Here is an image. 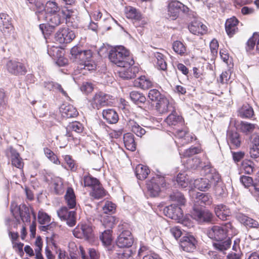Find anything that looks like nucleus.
<instances>
[{
	"instance_id": "f257e3e1",
	"label": "nucleus",
	"mask_w": 259,
	"mask_h": 259,
	"mask_svg": "<svg viewBox=\"0 0 259 259\" xmlns=\"http://www.w3.org/2000/svg\"><path fill=\"white\" fill-rule=\"evenodd\" d=\"M148 97L150 103L154 104V108L160 114L167 112L168 110L169 101L166 96L157 89L149 91Z\"/></svg>"
},
{
	"instance_id": "f03ea898",
	"label": "nucleus",
	"mask_w": 259,
	"mask_h": 259,
	"mask_svg": "<svg viewBox=\"0 0 259 259\" xmlns=\"http://www.w3.org/2000/svg\"><path fill=\"white\" fill-rule=\"evenodd\" d=\"M130 50H110L108 58L113 63L118 66H123L126 64H134L135 61L130 56Z\"/></svg>"
},
{
	"instance_id": "7ed1b4c3",
	"label": "nucleus",
	"mask_w": 259,
	"mask_h": 259,
	"mask_svg": "<svg viewBox=\"0 0 259 259\" xmlns=\"http://www.w3.org/2000/svg\"><path fill=\"white\" fill-rule=\"evenodd\" d=\"M191 217L199 225L212 224L215 221L214 215L209 210L195 205L192 208Z\"/></svg>"
},
{
	"instance_id": "20e7f679",
	"label": "nucleus",
	"mask_w": 259,
	"mask_h": 259,
	"mask_svg": "<svg viewBox=\"0 0 259 259\" xmlns=\"http://www.w3.org/2000/svg\"><path fill=\"white\" fill-rule=\"evenodd\" d=\"M232 227V225L230 222L223 223L221 226L214 225L210 229L207 230V235L211 240H223L227 237L229 231Z\"/></svg>"
},
{
	"instance_id": "39448f33",
	"label": "nucleus",
	"mask_w": 259,
	"mask_h": 259,
	"mask_svg": "<svg viewBox=\"0 0 259 259\" xmlns=\"http://www.w3.org/2000/svg\"><path fill=\"white\" fill-rule=\"evenodd\" d=\"M166 187L165 177L161 174H157L146 182V187L149 195L155 197L159 195L161 187Z\"/></svg>"
},
{
	"instance_id": "423d86ee",
	"label": "nucleus",
	"mask_w": 259,
	"mask_h": 259,
	"mask_svg": "<svg viewBox=\"0 0 259 259\" xmlns=\"http://www.w3.org/2000/svg\"><path fill=\"white\" fill-rule=\"evenodd\" d=\"M35 13L39 21H46L52 27L60 25L67 17L63 10L49 15H45L43 12H36Z\"/></svg>"
},
{
	"instance_id": "0eeeda50",
	"label": "nucleus",
	"mask_w": 259,
	"mask_h": 259,
	"mask_svg": "<svg viewBox=\"0 0 259 259\" xmlns=\"http://www.w3.org/2000/svg\"><path fill=\"white\" fill-rule=\"evenodd\" d=\"M181 12L187 13L189 12V8L179 1H172L167 6L166 17L170 20H175L179 17Z\"/></svg>"
},
{
	"instance_id": "6e6552de",
	"label": "nucleus",
	"mask_w": 259,
	"mask_h": 259,
	"mask_svg": "<svg viewBox=\"0 0 259 259\" xmlns=\"http://www.w3.org/2000/svg\"><path fill=\"white\" fill-rule=\"evenodd\" d=\"M130 98L133 103L146 111L151 110L154 108V104L147 101L145 96L142 93L136 91H132L130 93Z\"/></svg>"
},
{
	"instance_id": "1a4fd4ad",
	"label": "nucleus",
	"mask_w": 259,
	"mask_h": 259,
	"mask_svg": "<svg viewBox=\"0 0 259 259\" xmlns=\"http://www.w3.org/2000/svg\"><path fill=\"white\" fill-rule=\"evenodd\" d=\"M92 57V50H70V60L79 65L88 61Z\"/></svg>"
},
{
	"instance_id": "9d476101",
	"label": "nucleus",
	"mask_w": 259,
	"mask_h": 259,
	"mask_svg": "<svg viewBox=\"0 0 259 259\" xmlns=\"http://www.w3.org/2000/svg\"><path fill=\"white\" fill-rule=\"evenodd\" d=\"M75 37L74 32L66 27L60 28L56 33V41L61 44H67L71 42Z\"/></svg>"
},
{
	"instance_id": "9b49d317",
	"label": "nucleus",
	"mask_w": 259,
	"mask_h": 259,
	"mask_svg": "<svg viewBox=\"0 0 259 259\" xmlns=\"http://www.w3.org/2000/svg\"><path fill=\"white\" fill-rule=\"evenodd\" d=\"M197 244V241L195 237L188 233L182 236L179 241L180 247L188 252H193L196 249Z\"/></svg>"
},
{
	"instance_id": "f8f14e48",
	"label": "nucleus",
	"mask_w": 259,
	"mask_h": 259,
	"mask_svg": "<svg viewBox=\"0 0 259 259\" xmlns=\"http://www.w3.org/2000/svg\"><path fill=\"white\" fill-rule=\"evenodd\" d=\"M134 242V238L130 231L123 230L117 237L115 243L119 248H130Z\"/></svg>"
},
{
	"instance_id": "ddd939ff",
	"label": "nucleus",
	"mask_w": 259,
	"mask_h": 259,
	"mask_svg": "<svg viewBox=\"0 0 259 259\" xmlns=\"http://www.w3.org/2000/svg\"><path fill=\"white\" fill-rule=\"evenodd\" d=\"M6 68L10 73L16 76L24 75L27 72L24 64L16 60H9L6 64Z\"/></svg>"
},
{
	"instance_id": "4468645a",
	"label": "nucleus",
	"mask_w": 259,
	"mask_h": 259,
	"mask_svg": "<svg viewBox=\"0 0 259 259\" xmlns=\"http://www.w3.org/2000/svg\"><path fill=\"white\" fill-rule=\"evenodd\" d=\"M47 54L51 57L58 67H64L68 63V59L64 57L65 50H47Z\"/></svg>"
},
{
	"instance_id": "2eb2a0df",
	"label": "nucleus",
	"mask_w": 259,
	"mask_h": 259,
	"mask_svg": "<svg viewBox=\"0 0 259 259\" xmlns=\"http://www.w3.org/2000/svg\"><path fill=\"white\" fill-rule=\"evenodd\" d=\"M182 206H179L175 203H172L164 207L163 212L164 214L169 218L176 221L179 220L183 216Z\"/></svg>"
},
{
	"instance_id": "dca6fc26",
	"label": "nucleus",
	"mask_w": 259,
	"mask_h": 259,
	"mask_svg": "<svg viewBox=\"0 0 259 259\" xmlns=\"http://www.w3.org/2000/svg\"><path fill=\"white\" fill-rule=\"evenodd\" d=\"M209 178L214 183V191L215 195L219 197H224L226 196V188L224 184L220 182L221 177L218 172L212 174Z\"/></svg>"
},
{
	"instance_id": "f3484780",
	"label": "nucleus",
	"mask_w": 259,
	"mask_h": 259,
	"mask_svg": "<svg viewBox=\"0 0 259 259\" xmlns=\"http://www.w3.org/2000/svg\"><path fill=\"white\" fill-rule=\"evenodd\" d=\"M240 181L245 187L253 186L254 189V195L259 197V171L254 180L251 177L242 175L240 177Z\"/></svg>"
},
{
	"instance_id": "a211bd4d",
	"label": "nucleus",
	"mask_w": 259,
	"mask_h": 259,
	"mask_svg": "<svg viewBox=\"0 0 259 259\" xmlns=\"http://www.w3.org/2000/svg\"><path fill=\"white\" fill-rule=\"evenodd\" d=\"M112 99V96L102 92L97 93L93 99L94 104L98 109L101 107L108 106L111 102L110 100Z\"/></svg>"
},
{
	"instance_id": "6ab92c4d",
	"label": "nucleus",
	"mask_w": 259,
	"mask_h": 259,
	"mask_svg": "<svg viewBox=\"0 0 259 259\" xmlns=\"http://www.w3.org/2000/svg\"><path fill=\"white\" fill-rule=\"evenodd\" d=\"M13 26L10 16L4 13L0 14V31L5 36H8L13 31Z\"/></svg>"
},
{
	"instance_id": "aec40b11",
	"label": "nucleus",
	"mask_w": 259,
	"mask_h": 259,
	"mask_svg": "<svg viewBox=\"0 0 259 259\" xmlns=\"http://www.w3.org/2000/svg\"><path fill=\"white\" fill-rule=\"evenodd\" d=\"M133 65L134 64H129L128 65L125 63L123 66H120L122 69L119 71V77L124 80L135 78L136 76V73L138 72V68Z\"/></svg>"
},
{
	"instance_id": "412c9836",
	"label": "nucleus",
	"mask_w": 259,
	"mask_h": 259,
	"mask_svg": "<svg viewBox=\"0 0 259 259\" xmlns=\"http://www.w3.org/2000/svg\"><path fill=\"white\" fill-rule=\"evenodd\" d=\"M60 7L54 0L48 1L42 9L38 8L36 12H43L45 15H49L61 11Z\"/></svg>"
},
{
	"instance_id": "4be33fe9",
	"label": "nucleus",
	"mask_w": 259,
	"mask_h": 259,
	"mask_svg": "<svg viewBox=\"0 0 259 259\" xmlns=\"http://www.w3.org/2000/svg\"><path fill=\"white\" fill-rule=\"evenodd\" d=\"M237 116L243 119H250L254 116L253 108L249 104H243L237 111Z\"/></svg>"
},
{
	"instance_id": "5701e85b",
	"label": "nucleus",
	"mask_w": 259,
	"mask_h": 259,
	"mask_svg": "<svg viewBox=\"0 0 259 259\" xmlns=\"http://www.w3.org/2000/svg\"><path fill=\"white\" fill-rule=\"evenodd\" d=\"M190 32L195 35H203L207 32V27L202 22L194 20L188 26Z\"/></svg>"
},
{
	"instance_id": "b1692460",
	"label": "nucleus",
	"mask_w": 259,
	"mask_h": 259,
	"mask_svg": "<svg viewBox=\"0 0 259 259\" xmlns=\"http://www.w3.org/2000/svg\"><path fill=\"white\" fill-rule=\"evenodd\" d=\"M238 23L239 21L234 17L227 20L225 23V29L230 37L233 36L238 31Z\"/></svg>"
},
{
	"instance_id": "393cba45",
	"label": "nucleus",
	"mask_w": 259,
	"mask_h": 259,
	"mask_svg": "<svg viewBox=\"0 0 259 259\" xmlns=\"http://www.w3.org/2000/svg\"><path fill=\"white\" fill-rule=\"evenodd\" d=\"M214 211L216 216L223 221L228 220L230 216L229 209L226 205L223 204L216 205L214 208Z\"/></svg>"
},
{
	"instance_id": "a878e982",
	"label": "nucleus",
	"mask_w": 259,
	"mask_h": 259,
	"mask_svg": "<svg viewBox=\"0 0 259 259\" xmlns=\"http://www.w3.org/2000/svg\"><path fill=\"white\" fill-rule=\"evenodd\" d=\"M103 118L109 124H114L117 122L119 118L115 109L112 108L104 109L102 111Z\"/></svg>"
},
{
	"instance_id": "bb28decb",
	"label": "nucleus",
	"mask_w": 259,
	"mask_h": 259,
	"mask_svg": "<svg viewBox=\"0 0 259 259\" xmlns=\"http://www.w3.org/2000/svg\"><path fill=\"white\" fill-rule=\"evenodd\" d=\"M123 141L126 149L132 152L136 151L137 144L135 142V136L132 133L124 134L123 136Z\"/></svg>"
},
{
	"instance_id": "cd10ccee",
	"label": "nucleus",
	"mask_w": 259,
	"mask_h": 259,
	"mask_svg": "<svg viewBox=\"0 0 259 259\" xmlns=\"http://www.w3.org/2000/svg\"><path fill=\"white\" fill-rule=\"evenodd\" d=\"M208 179L200 178L196 179L194 182V186L201 191H207L211 187V183Z\"/></svg>"
},
{
	"instance_id": "c85d7f7f",
	"label": "nucleus",
	"mask_w": 259,
	"mask_h": 259,
	"mask_svg": "<svg viewBox=\"0 0 259 259\" xmlns=\"http://www.w3.org/2000/svg\"><path fill=\"white\" fill-rule=\"evenodd\" d=\"M12 164L17 168L21 169L23 167V162L19 153L14 148H10Z\"/></svg>"
},
{
	"instance_id": "c756f323",
	"label": "nucleus",
	"mask_w": 259,
	"mask_h": 259,
	"mask_svg": "<svg viewBox=\"0 0 259 259\" xmlns=\"http://www.w3.org/2000/svg\"><path fill=\"white\" fill-rule=\"evenodd\" d=\"M150 172V170L149 167L141 164H139L136 166L135 171V175L137 179L139 180H145Z\"/></svg>"
},
{
	"instance_id": "7c9ffc66",
	"label": "nucleus",
	"mask_w": 259,
	"mask_h": 259,
	"mask_svg": "<svg viewBox=\"0 0 259 259\" xmlns=\"http://www.w3.org/2000/svg\"><path fill=\"white\" fill-rule=\"evenodd\" d=\"M165 121L169 125H176L178 124H182L184 119L182 116L178 115L175 111H173L165 118Z\"/></svg>"
},
{
	"instance_id": "2f4dec72",
	"label": "nucleus",
	"mask_w": 259,
	"mask_h": 259,
	"mask_svg": "<svg viewBox=\"0 0 259 259\" xmlns=\"http://www.w3.org/2000/svg\"><path fill=\"white\" fill-rule=\"evenodd\" d=\"M112 229H106L100 235V240L106 247H110L112 242Z\"/></svg>"
},
{
	"instance_id": "473e14b6",
	"label": "nucleus",
	"mask_w": 259,
	"mask_h": 259,
	"mask_svg": "<svg viewBox=\"0 0 259 259\" xmlns=\"http://www.w3.org/2000/svg\"><path fill=\"white\" fill-rule=\"evenodd\" d=\"M227 137L228 141L230 144L235 146L236 148H238L241 145V137L239 134L233 131H230L227 132Z\"/></svg>"
},
{
	"instance_id": "72a5a7b5",
	"label": "nucleus",
	"mask_w": 259,
	"mask_h": 259,
	"mask_svg": "<svg viewBox=\"0 0 259 259\" xmlns=\"http://www.w3.org/2000/svg\"><path fill=\"white\" fill-rule=\"evenodd\" d=\"M80 231L82 237L88 241H93L94 238L93 229L91 226L84 224H81Z\"/></svg>"
},
{
	"instance_id": "f704fd0d",
	"label": "nucleus",
	"mask_w": 259,
	"mask_h": 259,
	"mask_svg": "<svg viewBox=\"0 0 259 259\" xmlns=\"http://www.w3.org/2000/svg\"><path fill=\"white\" fill-rule=\"evenodd\" d=\"M238 218L240 222L246 227L252 228H257L259 226V224L256 220L245 214H239Z\"/></svg>"
},
{
	"instance_id": "c9c22d12",
	"label": "nucleus",
	"mask_w": 259,
	"mask_h": 259,
	"mask_svg": "<svg viewBox=\"0 0 259 259\" xmlns=\"http://www.w3.org/2000/svg\"><path fill=\"white\" fill-rule=\"evenodd\" d=\"M216 241V242H213L212 244L213 247L220 251L224 252V253H226L224 251L230 247L232 243V241L230 237L226 240H223Z\"/></svg>"
},
{
	"instance_id": "e433bc0d",
	"label": "nucleus",
	"mask_w": 259,
	"mask_h": 259,
	"mask_svg": "<svg viewBox=\"0 0 259 259\" xmlns=\"http://www.w3.org/2000/svg\"><path fill=\"white\" fill-rule=\"evenodd\" d=\"M60 111L62 113V116L67 118L76 117L78 115L77 109L72 105L61 107Z\"/></svg>"
},
{
	"instance_id": "4c0bfd02",
	"label": "nucleus",
	"mask_w": 259,
	"mask_h": 259,
	"mask_svg": "<svg viewBox=\"0 0 259 259\" xmlns=\"http://www.w3.org/2000/svg\"><path fill=\"white\" fill-rule=\"evenodd\" d=\"M252 146L250 148V157L253 159L259 157V136L256 135L252 141Z\"/></svg>"
},
{
	"instance_id": "58836bf2",
	"label": "nucleus",
	"mask_w": 259,
	"mask_h": 259,
	"mask_svg": "<svg viewBox=\"0 0 259 259\" xmlns=\"http://www.w3.org/2000/svg\"><path fill=\"white\" fill-rule=\"evenodd\" d=\"M118 220L116 217L109 214L103 218L102 223L105 229H112Z\"/></svg>"
},
{
	"instance_id": "ea45409f",
	"label": "nucleus",
	"mask_w": 259,
	"mask_h": 259,
	"mask_svg": "<svg viewBox=\"0 0 259 259\" xmlns=\"http://www.w3.org/2000/svg\"><path fill=\"white\" fill-rule=\"evenodd\" d=\"M90 195L95 199H100L106 195V191L100 183L92 189Z\"/></svg>"
},
{
	"instance_id": "a19ab883",
	"label": "nucleus",
	"mask_w": 259,
	"mask_h": 259,
	"mask_svg": "<svg viewBox=\"0 0 259 259\" xmlns=\"http://www.w3.org/2000/svg\"><path fill=\"white\" fill-rule=\"evenodd\" d=\"M154 57L156 59V68L158 70L165 71L167 69V63L164 59V56L161 53L155 52Z\"/></svg>"
},
{
	"instance_id": "79ce46f5",
	"label": "nucleus",
	"mask_w": 259,
	"mask_h": 259,
	"mask_svg": "<svg viewBox=\"0 0 259 259\" xmlns=\"http://www.w3.org/2000/svg\"><path fill=\"white\" fill-rule=\"evenodd\" d=\"M196 198L201 205H210L212 203V197L209 193L197 192Z\"/></svg>"
},
{
	"instance_id": "37998d69",
	"label": "nucleus",
	"mask_w": 259,
	"mask_h": 259,
	"mask_svg": "<svg viewBox=\"0 0 259 259\" xmlns=\"http://www.w3.org/2000/svg\"><path fill=\"white\" fill-rule=\"evenodd\" d=\"M83 187H91L92 189L97 185L100 184L99 180L90 174L83 176Z\"/></svg>"
},
{
	"instance_id": "c03bdc74",
	"label": "nucleus",
	"mask_w": 259,
	"mask_h": 259,
	"mask_svg": "<svg viewBox=\"0 0 259 259\" xmlns=\"http://www.w3.org/2000/svg\"><path fill=\"white\" fill-rule=\"evenodd\" d=\"M254 166L253 162L250 159H245L241 162V168L244 170V173L247 175H250L253 172Z\"/></svg>"
},
{
	"instance_id": "a18cd8bd",
	"label": "nucleus",
	"mask_w": 259,
	"mask_h": 259,
	"mask_svg": "<svg viewBox=\"0 0 259 259\" xmlns=\"http://www.w3.org/2000/svg\"><path fill=\"white\" fill-rule=\"evenodd\" d=\"M22 207L23 208V209H21L20 207L18 208V211L19 212L20 217L23 222L30 223L31 221V217L29 208L25 204H23Z\"/></svg>"
},
{
	"instance_id": "49530a36",
	"label": "nucleus",
	"mask_w": 259,
	"mask_h": 259,
	"mask_svg": "<svg viewBox=\"0 0 259 259\" xmlns=\"http://www.w3.org/2000/svg\"><path fill=\"white\" fill-rule=\"evenodd\" d=\"M255 125V124L241 121L240 123L239 128L241 132L247 135L251 133L254 131Z\"/></svg>"
},
{
	"instance_id": "de8ad7c7",
	"label": "nucleus",
	"mask_w": 259,
	"mask_h": 259,
	"mask_svg": "<svg viewBox=\"0 0 259 259\" xmlns=\"http://www.w3.org/2000/svg\"><path fill=\"white\" fill-rule=\"evenodd\" d=\"M37 219L38 223L42 225L49 223L51 221V217L41 209L38 212Z\"/></svg>"
},
{
	"instance_id": "09e8293b",
	"label": "nucleus",
	"mask_w": 259,
	"mask_h": 259,
	"mask_svg": "<svg viewBox=\"0 0 259 259\" xmlns=\"http://www.w3.org/2000/svg\"><path fill=\"white\" fill-rule=\"evenodd\" d=\"M133 251L131 249L115 252L112 256V259H133Z\"/></svg>"
},
{
	"instance_id": "8fccbe9b",
	"label": "nucleus",
	"mask_w": 259,
	"mask_h": 259,
	"mask_svg": "<svg viewBox=\"0 0 259 259\" xmlns=\"http://www.w3.org/2000/svg\"><path fill=\"white\" fill-rule=\"evenodd\" d=\"M176 182L179 188H185L189 185L188 179L185 175L179 173L176 178Z\"/></svg>"
},
{
	"instance_id": "3c124183",
	"label": "nucleus",
	"mask_w": 259,
	"mask_h": 259,
	"mask_svg": "<svg viewBox=\"0 0 259 259\" xmlns=\"http://www.w3.org/2000/svg\"><path fill=\"white\" fill-rule=\"evenodd\" d=\"M171 200L175 202V204L179 206H183L185 203V199L183 194L180 193L171 194L169 195Z\"/></svg>"
},
{
	"instance_id": "603ef678",
	"label": "nucleus",
	"mask_w": 259,
	"mask_h": 259,
	"mask_svg": "<svg viewBox=\"0 0 259 259\" xmlns=\"http://www.w3.org/2000/svg\"><path fill=\"white\" fill-rule=\"evenodd\" d=\"M247 46L250 49H259V34L257 32L253 33L252 36L249 38L247 42Z\"/></svg>"
},
{
	"instance_id": "864d4df0",
	"label": "nucleus",
	"mask_w": 259,
	"mask_h": 259,
	"mask_svg": "<svg viewBox=\"0 0 259 259\" xmlns=\"http://www.w3.org/2000/svg\"><path fill=\"white\" fill-rule=\"evenodd\" d=\"M68 251L70 259H80L78 256V254H80V250H78L76 245L74 244H70Z\"/></svg>"
},
{
	"instance_id": "5fc2aeb1",
	"label": "nucleus",
	"mask_w": 259,
	"mask_h": 259,
	"mask_svg": "<svg viewBox=\"0 0 259 259\" xmlns=\"http://www.w3.org/2000/svg\"><path fill=\"white\" fill-rule=\"evenodd\" d=\"M64 221L66 222L67 225L70 227H72L76 224V211L75 210H70L69 213L66 217V220Z\"/></svg>"
},
{
	"instance_id": "6e6d98bb",
	"label": "nucleus",
	"mask_w": 259,
	"mask_h": 259,
	"mask_svg": "<svg viewBox=\"0 0 259 259\" xmlns=\"http://www.w3.org/2000/svg\"><path fill=\"white\" fill-rule=\"evenodd\" d=\"M80 66V69H84L90 71H95L97 68V65L93 60L92 58L85 62L82 63Z\"/></svg>"
},
{
	"instance_id": "4d7b16f0",
	"label": "nucleus",
	"mask_w": 259,
	"mask_h": 259,
	"mask_svg": "<svg viewBox=\"0 0 259 259\" xmlns=\"http://www.w3.org/2000/svg\"><path fill=\"white\" fill-rule=\"evenodd\" d=\"M67 130H72L77 133H80L82 132L83 126L80 122L75 121L67 125Z\"/></svg>"
},
{
	"instance_id": "13d9d810",
	"label": "nucleus",
	"mask_w": 259,
	"mask_h": 259,
	"mask_svg": "<svg viewBox=\"0 0 259 259\" xmlns=\"http://www.w3.org/2000/svg\"><path fill=\"white\" fill-rule=\"evenodd\" d=\"M178 223L181 224L184 227L187 228H191L193 227V223L189 216L186 215L181 217L179 220L177 221Z\"/></svg>"
},
{
	"instance_id": "bf43d9fd",
	"label": "nucleus",
	"mask_w": 259,
	"mask_h": 259,
	"mask_svg": "<svg viewBox=\"0 0 259 259\" xmlns=\"http://www.w3.org/2000/svg\"><path fill=\"white\" fill-rule=\"evenodd\" d=\"M44 152L48 158L55 164H59L60 161L57 156L48 148H44Z\"/></svg>"
},
{
	"instance_id": "052dcab7",
	"label": "nucleus",
	"mask_w": 259,
	"mask_h": 259,
	"mask_svg": "<svg viewBox=\"0 0 259 259\" xmlns=\"http://www.w3.org/2000/svg\"><path fill=\"white\" fill-rule=\"evenodd\" d=\"M132 131L139 137H141L146 133L145 130L140 126L136 122H134V124L132 125Z\"/></svg>"
},
{
	"instance_id": "680f3d73",
	"label": "nucleus",
	"mask_w": 259,
	"mask_h": 259,
	"mask_svg": "<svg viewBox=\"0 0 259 259\" xmlns=\"http://www.w3.org/2000/svg\"><path fill=\"white\" fill-rule=\"evenodd\" d=\"M200 152V149L196 146H191L186 149L184 152V156L185 157H191L193 155L198 154Z\"/></svg>"
},
{
	"instance_id": "e2e57ef3",
	"label": "nucleus",
	"mask_w": 259,
	"mask_h": 259,
	"mask_svg": "<svg viewBox=\"0 0 259 259\" xmlns=\"http://www.w3.org/2000/svg\"><path fill=\"white\" fill-rule=\"evenodd\" d=\"M125 13L129 19H138L139 17L136 9L132 7H126Z\"/></svg>"
},
{
	"instance_id": "0e129e2a",
	"label": "nucleus",
	"mask_w": 259,
	"mask_h": 259,
	"mask_svg": "<svg viewBox=\"0 0 259 259\" xmlns=\"http://www.w3.org/2000/svg\"><path fill=\"white\" fill-rule=\"evenodd\" d=\"M80 91L85 94H88L91 93L93 90L94 87L93 84L89 82H83L80 87Z\"/></svg>"
},
{
	"instance_id": "69168bd1",
	"label": "nucleus",
	"mask_w": 259,
	"mask_h": 259,
	"mask_svg": "<svg viewBox=\"0 0 259 259\" xmlns=\"http://www.w3.org/2000/svg\"><path fill=\"white\" fill-rule=\"evenodd\" d=\"M104 212L106 214L112 213L115 210V205L114 203L110 201H107L104 206L103 207Z\"/></svg>"
},
{
	"instance_id": "338daca9",
	"label": "nucleus",
	"mask_w": 259,
	"mask_h": 259,
	"mask_svg": "<svg viewBox=\"0 0 259 259\" xmlns=\"http://www.w3.org/2000/svg\"><path fill=\"white\" fill-rule=\"evenodd\" d=\"M69 210L66 206H62L57 210V215L61 221H65L66 220V217L69 213Z\"/></svg>"
},
{
	"instance_id": "774afa93",
	"label": "nucleus",
	"mask_w": 259,
	"mask_h": 259,
	"mask_svg": "<svg viewBox=\"0 0 259 259\" xmlns=\"http://www.w3.org/2000/svg\"><path fill=\"white\" fill-rule=\"evenodd\" d=\"M8 101V97L5 90L0 89V111L6 105Z\"/></svg>"
}]
</instances>
